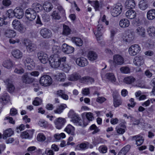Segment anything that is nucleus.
Returning <instances> with one entry per match:
<instances>
[{
	"mask_svg": "<svg viewBox=\"0 0 155 155\" xmlns=\"http://www.w3.org/2000/svg\"><path fill=\"white\" fill-rule=\"evenodd\" d=\"M106 100V99L104 97H98L96 99V101L99 103H102Z\"/></svg>",
	"mask_w": 155,
	"mask_h": 155,
	"instance_id": "64",
	"label": "nucleus"
},
{
	"mask_svg": "<svg viewBox=\"0 0 155 155\" xmlns=\"http://www.w3.org/2000/svg\"><path fill=\"white\" fill-rule=\"evenodd\" d=\"M119 94L117 93L113 94V104L115 107H117L121 104V100L118 98Z\"/></svg>",
	"mask_w": 155,
	"mask_h": 155,
	"instance_id": "15",
	"label": "nucleus"
},
{
	"mask_svg": "<svg viewBox=\"0 0 155 155\" xmlns=\"http://www.w3.org/2000/svg\"><path fill=\"white\" fill-rule=\"evenodd\" d=\"M34 79L30 77L28 73H24L21 76V81L25 84H30L32 83Z\"/></svg>",
	"mask_w": 155,
	"mask_h": 155,
	"instance_id": "10",
	"label": "nucleus"
},
{
	"mask_svg": "<svg viewBox=\"0 0 155 155\" xmlns=\"http://www.w3.org/2000/svg\"><path fill=\"white\" fill-rule=\"evenodd\" d=\"M135 32L138 35L144 37L145 34V30L144 28L142 27H138L136 29Z\"/></svg>",
	"mask_w": 155,
	"mask_h": 155,
	"instance_id": "32",
	"label": "nucleus"
},
{
	"mask_svg": "<svg viewBox=\"0 0 155 155\" xmlns=\"http://www.w3.org/2000/svg\"><path fill=\"white\" fill-rule=\"evenodd\" d=\"M39 82L41 85L46 87L51 84L52 79L50 76L45 74L42 76L41 77Z\"/></svg>",
	"mask_w": 155,
	"mask_h": 155,
	"instance_id": "2",
	"label": "nucleus"
},
{
	"mask_svg": "<svg viewBox=\"0 0 155 155\" xmlns=\"http://www.w3.org/2000/svg\"><path fill=\"white\" fill-rule=\"evenodd\" d=\"M9 100V97L7 93H4L0 98V102L3 103H7Z\"/></svg>",
	"mask_w": 155,
	"mask_h": 155,
	"instance_id": "34",
	"label": "nucleus"
},
{
	"mask_svg": "<svg viewBox=\"0 0 155 155\" xmlns=\"http://www.w3.org/2000/svg\"><path fill=\"white\" fill-rule=\"evenodd\" d=\"M42 102V100L39 97H36L33 101V104L35 106L39 105Z\"/></svg>",
	"mask_w": 155,
	"mask_h": 155,
	"instance_id": "58",
	"label": "nucleus"
},
{
	"mask_svg": "<svg viewBox=\"0 0 155 155\" xmlns=\"http://www.w3.org/2000/svg\"><path fill=\"white\" fill-rule=\"evenodd\" d=\"M76 62L77 65L81 67H84L87 65L88 63L87 60L83 57L77 58Z\"/></svg>",
	"mask_w": 155,
	"mask_h": 155,
	"instance_id": "13",
	"label": "nucleus"
},
{
	"mask_svg": "<svg viewBox=\"0 0 155 155\" xmlns=\"http://www.w3.org/2000/svg\"><path fill=\"white\" fill-rule=\"evenodd\" d=\"M86 120L84 119L83 121L81 120L80 118V120H78V121L76 124H77V125L78 126L82 127H85L89 123V122H86Z\"/></svg>",
	"mask_w": 155,
	"mask_h": 155,
	"instance_id": "51",
	"label": "nucleus"
},
{
	"mask_svg": "<svg viewBox=\"0 0 155 155\" xmlns=\"http://www.w3.org/2000/svg\"><path fill=\"white\" fill-rule=\"evenodd\" d=\"M25 15L26 18L29 20L32 21L34 20L36 16V13L30 8L27 9Z\"/></svg>",
	"mask_w": 155,
	"mask_h": 155,
	"instance_id": "4",
	"label": "nucleus"
},
{
	"mask_svg": "<svg viewBox=\"0 0 155 155\" xmlns=\"http://www.w3.org/2000/svg\"><path fill=\"white\" fill-rule=\"evenodd\" d=\"M38 140L40 142H43L46 139L45 136L42 133L39 134L37 137Z\"/></svg>",
	"mask_w": 155,
	"mask_h": 155,
	"instance_id": "54",
	"label": "nucleus"
},
{
	"mask_svg": "<svg viewBox=\"0 0 155 155\" xmlns=\"http://www.w3.org/2000/svg\"><path fill=\"white\" fill-rule=\"evenodd\" d=\"M13 131L11 128L6 130L3 135V139H6L7 137L11 136L13 134Z\"/></svg>",
	"mask_w": 155,
	"mask_h": 155,
	"instance_id": "33",
	"label": "nucleus"
},
{
	"mask_svg": "<svg viewBox=\"0 0 155 155\" xmlns=\"http://www.w3.org/2000/svg\"><path fill=\"white\" fill-rule=\"evenodd\" d=\"M88 59L92 61L96 60L97 58V54L93 51H90L88 53Z\"/></svg>",
	"mask_w": 155,
	"mask_h": 155,
	"instance_id": "37",
	"label": "nucleus"
},
{
	"mask_svg": "<svg viewBox=\"0 0 155 155\" xmlns=\"http://www.w3.org/2000/svg\"><path fill=\"white\" fill-rule=\"evenodd\" d=\"M147 17L150 20H152L155 18V10L152 9L149 11L147 13Z\"/></svg>",
	"mask_w": 155,
	"mask_h": 155,
	"instance_id": "39",
	"label": "nucleus"
},
{
	"mask_svg": "<svg viewBox=\"0 0 155 155\" xmlns=\"http://www.w3.org/2000/svg\"><path fill=\"white\" fill-rule=\"evenodd\" d=\"M40 33L41 36L45 38H48L52 36V33L51 31L46 28L41 29Z\"/></svg>",
	"mask_w": 155,
	"mask_h": 155,
	"instance_id": "7",
	"label": "nucleus"
},
{
	"mask_svg": "<svg viewBox=\"0 0 155 155\" xmlns=\"http://www.w3.org/2000/svg\"><path fill=\"white\" fill-rule=\"evenodd\" d=\"M130 148V146L129 145H127L121 149L117 155H125L129 151Z\"/></svg>",
	"mask_w": 155,
	"mask_h": 155,
	"instance_id": "40",
	"label": "nucleus"
},
{
	"mask_svg": "<svg viewBox=\"0 0 155 155\" xmlns=\"http://www.w3.org/2000/svg\"><path fill=\"white\" fill-rule=\"evenodd\" d=\"M40 46L44 48L48 49L49 48V44L47 41H44L41 43Z\"/></svg>",
	"mask_w": 155,
	"mask_h": 155,
	"instance_id": "57",
	"label": "nucleus"
},
{
	"mask_svg": "<svg viewBox=\"0 0 155 155\" xmlns=\"http://www.w3.org/2000/svg\"><path fill=\"white\" fill-rule=\"evenodd\" d=\"M67 107L66 104H62L57 107L56 109L54 110V112L55 113L60 114L63 112V110Z\"/></svg>",
	"mask_w": 155,
	"mask_h": 155,
	"instance_id": "27",
	"label": "nucleus"
},
{
	"mask_svg": "<svg viewBox=\"0 0 155 155\" xmlns=\"http://www.w3.org/2000/svg\"><path fill=\"white\" fill-rule=\"evenodd\" d=\"M141 48L140 46L135 44L131 46L129 48L128 51L129 54L132 56L136 55L140 51Z\"/></svg>",
	"mask_w": 155,
	"mask_h": 155,
	"instance_id": "5",
	"label": "nucleus"
},
{
	"mask_svg": "<svg viewBox=\"0 0 155 155\" xmlns=\"http://www.w3.org/2000/svg\"><path fill=\"white\" fill-rule=\"evenodd\" d=\"M104 32L103 26L101 25H98L97 27V30L94 31V34L96 35L97 39L98 40V38L102 35Z\"/></svg>",
	"mask_w": 155,
	"mask_h": 155,
	"instance_id": "19",
	"label": "nucleus"
},
{
	"mask_svg": "<svg viewBox=\"0 0 155 155\" xmlns=\"http://www.w3.org/2000/svg\"><path fill=\"white\" fill-rule=\"evenodd\" d=\"M34 130H27L23 132L21 135V137L24 138H31L34 133Z\"/></svg>",
	"mask_w": 155,
	"mask_h": 155,
	"instance_id": "17",
	"label": "nucleus"
},
{
	"mask_svg": "<svg viewBox=\"0 0 155 155\" xmlns=\"http://www.w3.org/2000/svg\"><path fill=\"white\" fill-rule=\"evenodd\" d=\"M127 18L130 19H132L135 18L136 16V12L133 10H129L127 11L125 14Z\"/></svg>",
	"mask_w": 155,
	"mask_h": 155,
	"instance_id": "25",
	"label": "nucleus"
},
{
	"mask_svg": "<svg viewBox=\"0 0 155 155\" xmlns=\"http://www.w3.org/2000/svg\"><path fill=\"white\" fill-rule=\"evenodd\" d=\"M57 94L59 96L61 97L63 99L67 100L68 99V96L65 94L64 91L61 90H59L57 92Z\"/></svg>",
	"mask_w": 155,
	"mask_h": 155,
	"instance_id": "41",
	"label": "nucleus"
},
{
	"mask_svg": "<svg viewBox=\"0 0 155 155\" xmlns=\"http://www.w3.org/2000/svg\"><path fill=\"white\" fill-rule=\"evenodd\" d=\"M136 79L133 77L130 76L124 78V82L127 84H130L134 83Z\"/></svg>",
	"mask_w": 155,
	"mask_h": 155,
	"instance_id": "38",
	"label": "nucleus"
},
{
	"mask_svg": "<svg viewBox=\"0 0 155 155\" xmlns=\"http://www.w3.org/2000/svg\"><path fill=\"white\" fill-rule=\"evenodd\" d=\"M16 35V32L12 30H6L5 33V36L8 38L15 37Z\"/></svg>",
	"mask_w": 155,
	"mask_h": 155,
	"instance_id": "35",
	"label": "nucleus"
},
{
	"mask_svg": "<svg viewBox=\"0 0 155 155\" xmlns=\"http://www.w3.org/2000/svg\"><path fill=\"white\" fill-rule=\"evenodd\" d=\"M15 17L18 19L22 18L24 15L23 9L20 8H16L14 9Z\"/></svg>",
	"mask_w": 155,
	"mask_h": 155,
	"instance_id": "20",
	"label": "nucleus"
},
{
	"mask_svg": "<svg viewBox=\"0 0 155 155\" xmlns=\"http://www.w3.org/2000/svg\"><path fill=\"white\" fill-rule=\"evenodd\" d=\"M113 59V63L116 65H121L124 63V58L121 55L118 54L114 55Z\"/></svg>",
	"mask_w": 155,
	"mask_h": 155,
	"instance_id": "9",
	"label": "nucleus"
},
{
	"mask_svg": "<svg viewBox=\"0 0 155 155\" xmlns=\"http://www.w3.org/2000/svg\"><path fill=\"white\" fill-rule=\"evenodd\" d=\"M65 122V120L61 117L56 118L54 121L56 127L58 129H61L62 127Z\"/></svg>",
	"mask_w": 155,
	"mask_h": 155,
	"instance_id": "8",
	"label": "nucleus"
},
{
	"mask_svg": "<svg viewBox=\"0 0 155 155\" xmlns=\"http://www.w3.org/2000/svg\"><path fill=\"white\" fill-rule=\"evenodd\" d=\"M122 6L120 3L117 4L111 12L112 15L114 17L119 15L122 12Z\"/></svg>",
	"mask_w": 155,
	"mask_h": 155,
	"instance_id": "6",
	"label": "nucleus"
},
{
	"mask_svg": "<svg viewBox=\"0 0 155 155\" xmlns=\"http://www.w3.org/2000/svg\"><path fill=\"white\" fill-rule=\"evenodd\" d=\"M105 78L112 82H114L116 78L114 74L112 73H107L105 75Z\"/></svg>",
	"mask_w": 155,
	"mask_h": 155,
	"instance_id": "36",
	"label": "nucleus"
},
{
	"mask_svg": "<svg viewBox=\"0 0 155 155\" xmlns=\"http://www.w3.org/2000/svg\"><path fill=\"white\" fill-rule=\"evenodd\" d=\"M7 87L8 91L10 93L12 92L15 90L14 85L11 83H8L7 85Z\"/></svg>",
	"mask_w": 155,
	"mask_h": 155,
	"instance_id": "59",
	"label": "nucleus"
},
{
	"mask_svg": "<svg viewBox=\"0 0 155 155\" xmlns=\"http://www.w3.org/2000/svg\"><path fill=\"white\" fill-rule=\"evenodd\" d=\"M139 7L142 10H145L147 7V1L146 0H143L140 1Z\"/></svg>",
	"mask_w": 155,
	"mask_h": 155,
	"instance_id": "45",
	"label": "nucleus"
},
{
	"mask_svg": "<svg viewBox=\"0 0 155 155\" xmlns=\"http://www.w3.org/2000/svg\"><path fill=\"white\" fill-rule=\"evenodd\" d=\"M116 129L117 130V132L119 134H122L125 132V130L124 128H119L117 127H116Z\"/></svg>",
	"mask_w": 155,
	"mask_h": 155,
	"instance_id": "63",
	"label": "nucleus"
},
{
	"mask_svg": "<svg viewBox=\"0 0 155 155\" xmlns=\"http://www.w3.org/2000/svg\"><path fill=\"white\" fill-rule=\"evenodd\" d=\"M12 56L15 58L21 59L23 57V53L18 49H14L12 51Z\"/></svg>",
	"mask_w": 155,
	"mask_h": 155,
	"instance_id": "21",
	"label": "nucleus"
},
{
	"mask_svg": "<svg viewBox=\"0 0 155 155\" xmlns=\"http://www.w3.org/2000/svg\"><path fill=\"white\" fill-rule=\"evenodd\" d=\"M2 65L5 68L10 69L13 67V64L11 60H6L3 61Z\"/></svg>",
	"mask_w": 155,
	"mask_h": 155,
	"instance_id": "30",
	"label": "nucleus"
},
{
	"mask_svg": "<svg viewBox=\"0 0 155 155\" xmlns=\"http://www.w3.org/2000/svg\"><path fill=\"white\" fill-rule=\"evenodd\" d=\"M132 140H135L136 141V144L137 146H139L143 143L144 139L142 136L138 135L132 137Z\"/></svg>",
	"mask_w": 155,
	"mask_h": 155,
	"instance_id": "16",
	"label": "nucleus"
},
{
	"mask_svg": "<svg viewBox=\"0 0 155 155\" xmlns=\"http://www.w3.org/2000/svg\"><path fill=\"white\" fill-rule=\"evenodd\" d=\"M14 10H13L12 9H9L8 10V16L9 18H12L15 17V14Z\"/></svg>",
	"mask_w": 155,
	"mask_h": 155,
	"instance_id": "62",
	"label": "nucleus"
},
{
	"mask_svg": "<svg viewBox=\"0 0 155 155\" xmlns=\"http://www.w3.org/2000/svg\"><path fill=\"white\" fill-rule=\"evenodd\" d=\"M21 24L20 21L18 20H14L12 22V25L14 28L16 29Z\"/></svg>",
	"mask_w": 155,
	"mask_h": 155,
	"instance_id": "56",
	"label": "nucleus"
},
{
	"mask_svg": "<svg viewBox=\"0 0 155 155\" xmlns=\"http://www.w3.org/2000/svg\"><path fill=\"white\" fill-rule=\"evenodd\" d=\"M130 21L126 18L123 19L119 22L120 26L123 28L127 27L130 25Z\"/></svg>",
	"mask_w": 155,
	"mask_h": 155,
	"instance_id": "29",
	"label": "nucleus"
},
{
	"mask_svg": "<svg viewBox=\"0 0 155 155\" xmlns=\"http://www.w3.org/2000/svg\"><path fill=\"white\" fill-rule=\"evenodd\" d=\"M14 72L16 74L21 75L24 73L25 70L22 67L17 66L15 68Z\"/></svg>",
	"mask_w": 155,
	"mask_h": 155,
	"instance_id": "46",
	"label": "nucleus"
},
{
	"mask_svg": "<svg viewBox=\"0 0 155 155\" xmlns=\"http://www.w3.org/2000/svg\"><path fill=\"white\" fill-rule=\"evenodd\" d=\"M56 79L58 81H63L66 79L65 74L64 73H58L56 75Z\"/></svg>",
	"mask_w": 155,
	"mask_h": 155,
	"instance_id": "44",
	"label": "nucleus"
},
{
	"mask_svg": "<svg viewBox=\"0 0 155 155\" xmlns=\"http://www.w3.org/2000/svg\"><path fill=\"white\" fill-rule=\"evenodd\" d=\"M69 114L72 119V120L74 123H76L80 119L78 115L76 114H74L73 111H70Z\"/></svg>",
	"mask_w": 155,
	"mask_h": 155,
	"instance_id": "24",
	"label": "nucleus"
},
{
	"mask_svg": "<svg viewBox=\"0 0 155 155\" xmlns=\"http://www.w3.org/2000/svg\"><path fill=\"white\" fill-rule=\"evenodd\" d=\"M62 70L66 72H68L71 68V66L67 64L64 63L62 64Z\"/></svg>",
	"mask_w": 155,
	"mask_h": 155,
	"instance_id": "53",
	"label": "nucleus"
},
{
	"mask_svg": "<svg viewBox=\"0 0 155 155\" xmlns=\"http://www.w3.org/2000/svg\"><path fill=\"white\" fill-rule=\"evenodd\" d=\"M86 117L87 119V120H86V122H89V123L90 121H92L94 119L93 115L92 113L91 112L87 113L86 114Z\"/></svg>",
	"mask_w": 155,
	"mask_h": 155,
	"instance_id": "52",
	"label": "nucleus"
},
{
	"mask_svg": "<svg viewBox=\"0 0 155 155\" xmlns=\"http://www.w3.org/2000/svg\"><path fill=\"white\" fill-rule=\"evenodd\" d=\"M147 32L150 36L152 37H155V27H150L148 28Z\"/></svg>",
	"mask_w": 155,
	"mask_h": 155,
	"instance_id": "43",
	"label": "nucleus"
},
{
	"mask_svg": "<svg viewBox=\"0 0 155 155\" xmlns=\"http://www.w3.org/2000/svg\"><path fill=\"white\" fill-rule=\"evenodd\" d=\"M38 57L40 61L43 64H46L49 61L48 55L45 53L41 52L38 53Z\"/></svg>",
	"mask_w": 155,
	"mask_h": 155,
	"instance_id": "11",
	"label": "nucleus"
},
{
	"mask_svg": "<svg viewBox=\"0 0 155 155\" xmlns=\"http://www.w3.org/2000/svg\"><path fill=\"white\" fill-rule=\"evenodd\" d=\"M62 51L67 54H71L73 53L74 51V48L70 46L67 44H64L62 46Z\"/></svg>",
	"mask_w": 155,
	"mask_h": 155,
	"instance_id": "12",
	"label": "nucleus"
},
{
	"mask_svg": "<svg viewBox=\"0 0 155 155\" xmlns=\"http://www.w3.org/2000/svg\"><path fill=\"white\" fill-rule=\"evenodd\" d=\"M21 33H23L25 30V28L21 24L16 29Z\"/></svg>",
	"mask_w": 155,
	"mask_h": 155,
	"instance_id": "61",
	"label": "nucleus"
},
{
	"mask_svg": "<svg viewBox=\"0 0 155 155\" xmlns=\"http://www.w3.org/2000/svg\"><path fill=\"white\" fill-rule=\"evenodd\" d=\"M60 58L57 55H51L49 58V61L51 67L57 68L60 65Z\"/></svg>",
	"mask_w": 155,
	"mask_h": 155,
	"instance_id": "1",
	"label": "nucleus"
},
{
	"mask_svg": "<svg viewBox=\"0 0 155 155\" xmlns=\"http://www.w3.org/2000/svg\"><path fill=\"white\" fill-rule=\"evenodd\" d=\"M90 129L91 130H94L92 132V134H95L99 131L100 130L98 128L95 124L91 125L90 127Z\"/></svg>",
	"mask_w": 155,
	"mask_h": 155,
	"instance_id": "55",
	"label": "nucleus"
},
{
	"mask_svg": "<svg viewBox=\"0 0 155 155\" xmlns=\"http://www.w3.org/2000/svg\"><path fill=\"white\" fill-rule=\"evenodd\" d=\"M51 16L52 17V19L54 20H59L61 18L58 12L55 11H53Z\"/></svg>",
	"mask_w": 155,
	"mask_h": 155,
	"instance_id": "50",
	"label": "nucleus"
},
{
	"mask_svg": "<svg viewBox=\"0 0 155 155\" xmlns=\"http://www.w3.org/2000/svg\"><path fill=\"white\" fill-rule=\"evenodd\" d=\"M30 8L37 13L41 12L42 10L43 7L40 3L35 2L32 4L31 8Z\"/></svg>",
	"mask_w": 155,
	"mask_h": 155,
	"instance_id": "18",
	"label": "nucleus"
},
{
	"mask_svg": "<svg viewBox=\"0 0 155 155\" xmlns=\"http://www.w3.org/2000/svg\"><path fill=\"white\" fill-rule=\"evenodd\" d=\"M65 131L71 135H75L74 128L70 124H69L64 129Z\"/></svg>",
	"mask_w": 155,
	"mask_h": 155,
	"instance_id": "26",
	"label": "nucleus"
},
{
	"mask_svg": "<svg viewBox=\"0 0 155 155\" xmlns=\"http://www.w3.org/2000/svg\"><path fill=\"white\" fill-rule=\"evenodd\" d=\"M144 62V60L142 57L136 56L134 59V63L137 66H140Z\"/></svg>",
	"mask_w": 155,
	"mask_h": 155,
	"instance_id": "23",
	"label": "nucleus"
},
{
	"mask_svg": "<svg viewBox=\"0 0 155 155\" xmlns=\"http://www.w3.org/2000/svg\"><path fill=\"white\" fill-rule=\"evenodd\" d=\"M71 30L69 27L66 25L63 26V34L65 35H68L70 34Z\"/></svg>",
	"mask_w": 155,
	"mask_h": 155,
	"instance_id": "48",
	"label": "nucleus"
},
{
	"mask_svg": "<svg viewBox=\"0 0 155 155\" xmlns=\"http://www.w3.org/2000/svg\"><path fill=\"white\" fill-rule=\"evenodd\" d=\"M87 147V145L85 143H82L77 146L76 148L79 150H84Z\"/></svg>",
	"mask_w": 155,
	"mask_h": 155,
	"instance_id": "60",
	"label": "nucleus"
},
{
	"mask_svg": "<svg viewBox=\"0 0 155 155\" xmlns=\"http://www.w3.org/2000/svg\"><path fill=\"white\" fill-rule=\"evenodd\" d=\"M120 71L122 73L127 74L130 73V70L129 67L127 66H124L120 68Z\"/></svg>",
	"mask_w": 155,
	"mask_h": 155,
	"instance_id": "49",
	"label": "nucleus"
},
{
	"mask_svg": "<svg viewBox=\"0 0 155 155\" xmlns=\"http://www.w3.org/2000/svg\"><path fill=\"white\" fill-rule=\"evenodd\" d=\"M80 81L81 83L87 84H92L94 81L93 78L88 76L81 78Z\"/></svg>",
	"mask_w": 155,
	"mask_h": 155,
	"instance_id": "14",
	"label": "nucleus"
},
{
	"mask_svg": "<svg viewBox=\"0 0 155 155\" xmlns=\"http://www.w3.org/2000/svg\"><path fill=\"white\" fill-rule=\"evenodd\" d=\"M71 40L73 43L77 46H82L83 44V41L80 38L78 37H72Z\"/></svg>",
	"mask_w": 155,
	"mask_h": 155,
	"instance_id": "22",
	"label": "nucleus"
},
{
	"mask_svg": "<svg viewBox=\"0 0 155 155\" xmlns=\"http://www.w3.org/2000/svg\"><path fill=\"white\" fill-rule=\"evenodd\" d=\"M81 76L77 73H74L69 76L68 80L71 81H76L80 78Z\"/></svg>",
	"mask_w": 155,
	"mask_h": 155,
	"instance_id": "42",
	"label": "nucleus"
},
{
	"mask_svg": "<svg viewBox=\"0 0 155 155\" xmlns=\"http://www.w3.org/2000/svg\"><path fill=\"white\" fill-rule=\"evenodd\" d=\"M23 45L26 47L27 51L28 53L32 52L35 51L37 48L36 45L33 43L28 39H24L23 41Z\"/></svg>",
	"mask_w": 155,
	"mask_h": 155,
	"instance_id": "3",
	"label": "nucleus"
},
{
	"mask_svg": "<svg viewBox=\"0 0 155 155\" xmlns=\"http://www.w3.org/2000/svg\"><path fill=\"white\" fill-rule=\"evenodd\" d=\"M43 8L47 12H49L53 8L52 5L48 2H45L43 4Z\"/></svg>",
	"mask_w": 155,
	"mask_h": 155,
	"instance_id": "31",
	"label": "nucleus"
},
{
	"mask_svg": "<svg viewBox=\"0 0 155 155\" xmlns=\"http://www.w3.org/2000/svg\"><path fill=\"white\" fill-rule=\"evenodd\" d=\"M22 61L25 66L27 64H32L34 63L33 59L29 57L24 58L22 59Z\"/></svg>",
	"mask_w": 155,
	"mask_h": 155,
	"instance_id": "47",
	"label": "nucleus"
},
{
	"mask_svg": "<svg viewBox=\"0 0 155 155\" xmlns=\"http://www.w3.org/2000/svg\"><path fill=\"white\" fill-rule=\"evenodd\" d=\"M135 1L134 0H127L125 3V7L127 9L133 8L135 6Z\"/></svg>",
	"mask_w": 155,
	"mask_h": 155,
	"instance_id": "28",
	"label": "nucleus"
}]
</instances>
